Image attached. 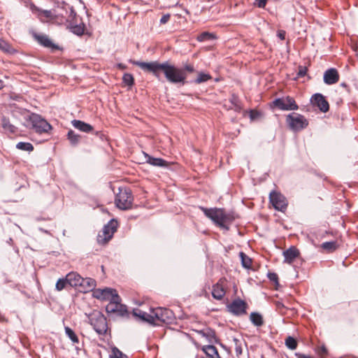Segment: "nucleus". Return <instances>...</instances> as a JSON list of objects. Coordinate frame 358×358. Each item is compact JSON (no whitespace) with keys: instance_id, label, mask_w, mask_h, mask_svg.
I'll return each instance as SVG.
<instances>
[{"instance_id":"obj_1","label":"nucleus","mask_w":358,"mask_h":358,"mask_svg":"<svg viewBox=\"0 0 358 358\" xmlns=\"http://www.w3.org/2000/svg\"><path fill=\"white\" fill-rule=\"evenodd\" d=\"M130 62L138 66L145 72L152 73L158 78L160 77V72H163L167 81L171 83H181L182 85L185 83L187 73L182 69L171 64L169 62L159 63L157 61L145 62L130 60Z\"/></svg>"},{"instance_id":"obj_2","label":"nucleus","mask_w":358,"mask_h":358,"mask_svg":"<svg viewBox=\"0 0 358 358\" xmlns=\"http://www.w3.org/2000/svg\"><path fill=\"white\" fill-rule=\"evenodd\" d=\"M54 8L51 10H43L37 7L34 3H31L29 8L42 22H55L58 20H62L64 18V12L67 13L66 6L68 5L65 2H55Z\"/></svg>"},{"instance_id":"obj_3","label":"nucleus","mask_w":358,"mask_h":358,"mask_svg":"<svg viewBox=\"0 0 358 358\" xmlns=\"http://www.w3.org/2000/svg\"><path fill=\"white\" fill-rule=\"evenodd\" d=\"M204 215L210 219L217 226L228 231L229 224H231L236 217L234 213H227L222 208H206L200 207Z\"/></svg>"},{"instance_id":"obj_4","label":"nucleus","mask_w":358,"mask_h":358,"mask_svg":"<svg viewBox=\"0 0 358 358\" xmlns=\"http://www.w3.org/2000/svg\"><path fill=\"white\" fill-rule=\"evenodd\" d=\"M26 121L27 127L39 134H48L52 129L51 124L46 120L36 113H31L26 117Z\"/></svg>"},{"instance_id":"obj_5","label":"nucleus","mask_w":358,"mask_h":358,"mask_svg":"<svg viewBox=\"0 0 358 358\" xmlns=\"http://www.w3.org/2000/svg\"><path fill=\"white\" fill-rule=\"evenodd\" d=\"M115 205L121 210H129L131 208L133 196L129 188H119V192L115 196Z\"/></svg>"},{"instance_id":"obj_6","label":"nucleus","mask_w":358,"mask_h":358,"mask_svg":"<svg viewBox=\"0 0 358 358\" xmlns=\"http://www.w3.org/2000/svg\"><path fill=\"white\" fill-rule=\"evenodd\" d=\"M90 324L100 335L104 334L107 331V321L104 315L99 311H94L88 316Z\"/></svg>"},{"instance_id":"obj_7","label":"nucleus","mask_w":358,"mask_h":358,"mask_svg":"<svg viewBox=\"0 0 358 358\" xmlns=\"http://www.w3.org/2000/svg\"><path fill=\"white\" fill-rule=\"evenodd\" d=\"M117 222L114 219L110 220L104 225L102 231L99 232L97 236V241L100 244L107 243L113 236L117 229Z\"/></svg>"},{"instance_id":"obj_8","label":"nucleus","mask_w":358,"mask_h":358,"mask_svg":"<svg viewBox=\"0 0 358 358\" xmlns=\"http://www.w3.org/2000/svg\"><path fill=\"white\" fill-rule=\"evenodd\" d=\"M286 121L290 129L294 131H300L306 128L308 122L302 115L298 113H291L287 116Z\"/></svg>"},{"instance_id":"obj_9","label":"nucleus","mask_w":358,"mask_h":358,"mask_svg":"<svg viewBox=\"0 0 358 358\" xmlns=\"http://www.w3.org/2000/svg\"><path fill=\"white\" fill-rule=\"evenodd\" d=\"M273 103L275 107L282 110H294L299 108L294 99L290 96L275 99Z\"/></svg>"},{"instance_id":"obj_10","label":"nucleus","mask_w":358,"mask_h":358,"mask_svg":"<svg viewBox=\"0 0 358 358\" xmlns=\"http://www.w3.org/2000/svg\"><path fill=\"white\" fill-rule=\"evenodd\" d=\"M153 317L166 324H171L175 319L173 312L168 308H157L153 311Z\"/></svg>"},{"instance_id":"obj_11","label":"nucleus","mask_w":358,"mask_h":358,"mask_svg":"<svg viewBox=\"0 0 358 358\" xmlns=\"http://www.w3.org/2000/svg\"><path fill=\"white\" fill-rule=\"evenodd\" d=\"M270 202L275 209L284 212L287 206L286 198L280 193L272 192L269 195Z\"/></svg>"},{"instance_id":"obj_12","label":"nucleus","mask_w":358,"mask_h":358,"mask_svg":"<svg viewBox=\"0 0 358 358\" xmlns=\"http://www.w3.org/2000/svg\"><path fill=\"white\" fill-rule=\"evenodd\" d=\"M106 310L108 313H117L121 316H124L127 313L126 306L120 303V297L117 300L113 299L110 301L106 307Z\"/></svg>"},{"instance_id":"obj_13","label":"nucleus","mask_w":358,"mask_h":358,"mask_svg":"<svg viewBox=\"0 0 358 358\" xmlns=\"http://www.w3.org/2000/svg\"><path fill=\"white\" fill-rule=\"evenodd\" d=\"M247 306L246 302L243 300L236 299L227 306V308L232 314L239 316L246 313Z\"/></svg>"},{"instance_id":"obj_14","label":"nucleus","mask_w":358,"mask_h":358,"mask_svg":"<svg viewBox=\"0 0 358 358\" xmlns=\"http://www.w3.org/2000/svg\"><path fill=\"white\" fill-rule=\"evenodd\" d=\"M313 106L317 107L322 112L326 113L329 109V104L325 96L320 93L313 94L310 99Z\"/></svg>"},{"instance_id":"obj_15","label":"nucleus","mask_w":358,"mask_h":358,"mask_svg":"<svg viewBox=\"0 0 358 358\" xmlns=\"http://www.w3.org/2000/svg\"><path fill=\"white\" fill-rule=\"evenodd\" d=\"M339 73L336 69L330 68L326 70L323 75L324 83L327 85H331L336 84L339 80Z\"/></svg>"},{"instance_id":"obj_16","label":"nucleus","mask_w":358,"mask_h":358,"mask_svg":"<svg viewBox=\"0 0 358 358\" xmlns=\"http://www.w3.org/2000/svg\"><path fill=\"white\" fill-rule=\"evenodd\" d=\"M224 281L221 279L217 283L213 285L212 290V296L214 299L221 300L226 293V290L223 285Z\"/></svg>"},{"instance_id":"obj_17","label":"nucleus","mask_w":358,"mask_h":358,"mask_svg":"<svg viewBox=\"0 0 358 358\" xmlns=\"http://www.w3.org/2000/svg\"><path fill=\"white\" fill-rule=\"evenodd\" d=\"M34 37L40 45L45 48H50L52 49L57 48V46L51 41L47 35L35 33L34 34Z\"/></svg>"},{"instance_id":"obj_18","label":"nucleus","mask_w":358,"mask_h":358,"mask_svg":"<svg viewBox=\"0 0 358 358\" xmlns=\"http://www.w3.org/2000/svg\"><path fill=\"white\" fill-rule=\"evenodd\" d=\"M96 287V281L90 278H82V283L80 285V291L84 293L92 291Z\"/></svg>"},{"instance_id":"obj_19","label":"nucleus","mask_w":358,"mask_h":358,"mask_svg":"<svg viewBox=\"0 0 358 358\" xmlns=\"http://www.w3.org/2000/svg\"><path fill=\"white\" fill-rule=\"evenodd\" d=\"M71 124L74 128L85 133H90L94 130V128L91 124L79 120H72Z\"/></svg>"},{"instance_id":"obj_20","label":"nucleus","mask_w":358,"mask_h":358,"mask_svg":"<svg viewBox=\"0 0 358 358\" xmlns=\"http://www.w3.org/2000/svg\"><path fill=\"white\" fill-rule=\"evenodd\" d=\"M66 277L71 287H79L80 285L82 283V277L77 273L71 272L68 273Z\"/></svg>"},{"instance_id":"obj_21","label":"nucleus","mask_w":358,"mask_h":358,"mask_svg":"<svg viewBox=\"0 0 358 358\" xmlns=\"http://www.w3.org/2000/svg\"><path fill=\"white\" fill-rule=\"evenodd\" d=\"M283 255L285 262L291 264L299 255V251L295 247H291L283 252Z\"/></svg>"},{"instance_id":"obj_22","label":"nucleus","mask_w":358,"mask_h":358,"mask_svg":"<svg viewBox=\"0 0 358 358\" xmlns=\"http://www.w3.org/2000/svg\"><path fill=\"white\" fill-rule=\"evenodd\" d=\"M145 158L146 162L154 166L165 167L168 165L167 162L162 158H155L148 154H145Z\"/></svg>"},{"instance_id":"obj_23","label":"nucleus","mask_w":358,"mask_h":358,"mask_svg":"<svg viewBox=\"0 0 358 358\" xmlns=\"http://www.w3.org/2000/svg\"><path fill=\"white\" fill-rule=\"evenodd\" d=\"M202 350L210 358H221L217 348L214 345H205L203 347Z\"/></svg>"},{"instance_id":"obj_24","label":"nucleus","mask_w":358,"mask_h":358,"mask_svg":"<svg viewBox=\"0 0 358 358\" xmlns=\"http://www.w3.org/2000/svg\"><path fill=\"white\" fill-rule=\"evenodd\" d=\"M337 241H327L321 244V248L327 252H333L338 248Z\"/></svg>"},{"instance_id":"obj_25","label":"nucleus","mask_w":358,"mask_h":358,"mask_svg":"<svg viewBox=\"0 0 358 358\" xmlns=\"http://www.w3.org/2000/svg\"><path fill=\"white\" fill-rule=\"evenodd\" d=\"M70 30L78 36H82L84 34L85 25L84 23L79 24H74L73 22H70L69 24Z\"/></svg>"},{"instance_id":"obj_26","label":"nucleus","mask_w":358,"mask_h":358,"mask_svg":"<svg viewBox=\"0 0 358 358\" xmlns=\"http://www.w3.org/2000/svg\"><path fill=\"white\" fill-rule=\"evenodd\" d=\"M67 139L73 146H76L80 141L81 136L70 129L67 134Z\"/></svg>"},{"instance_id":"obj_27","label":"nucleus","mask_w":358,"mask_h":358,"mask_svg":"<svg viewBox=\"0 0 358 358\" xmlns=\"http://www.w3.org/2000/svg\"><path fill=\"white\" fill-rule=\"evenodd\" d=\"M250 320L251 322L256 327H261L264 324L263 317L259 313H251L250 315Z\"/></svg>"},{"instance_id":"obj_28","label":"nucleus","mask_w":358,"mask_h":358,"mask_svg":"<svg viewBox=\"0 0 358 358\" xmlns=\"http://www.w3.org/2000/svg\"><path fill=\"white\" fill-rule=\"evenodd\" d=\"M104 291L106 292L103 294V296H104L103 300H108L110 301L113 299H115L116 300L119 299V296L115 289L106 287L104 289Z\"/></svg>"},{"instance_id":"obj_29","label":"nucleus","mask_w":358,"mask_h":358,"mask_svg":"<svg viewBox=\"0 0 358 358\" xmlns=\"http://www.w3.org/2000/svg\"><path fill=\"white\" fill-rule=\"evenodd\" d=\"M2 127L6 132L10 134H15L17 131V128L6 117L2 118Z\"/></svg>"},{"instance_id":"obj_30","label":"nucleus","mask_w":358,"mask_h":358,"mask_svg":"<svg viewBox=\"0 0 358 358\" xmlns=\"http://www.w3.org/2000/svg\"><path fill=\"white\" fill-rule=\"evenodd\" d=\"M65 334L68 338L71 341L73 345L79 343V339L76 333L69 327H64Z\"/></svg>"},{"instance_id":"obj_31","label":"nucleus","mask_w":358,"mask_h":358,"mask_svg":"<svg viewBox=\"0 0 358 358\" xmlns=\"http://www.w3.org/2000/svg\"><path fill=\"white\" fill-rule=\"evenodd\" d=\"M215 38V36L213 34L208 31H203L196 37L197 41L199 42L212 41Z\"/></svg>"},{"instance_id":"obj_32","label":"nucleus","mask_w":358,"mask_h":358,"mask_svg":"<svg viewBox=\"0 0 358 358\" xmlns=\"http://www.w3.org/2000/svg\"><path fill=\"white\" fill-rule=\"evenodd\" d=\"M273 303L275 307V310L278 312L279 314L281 315H285L287 314L289 308L282 301H276Z\"/></svg>"},{"instance_id":"obj_33","label":"nucleus","mask_w":358,"mask_h":358,"mask_svg":"<svg viewBox=\"0 0 358 358\" xmlns=\"http://www.w3.org/2000/svg\"><path fill=\"white\" fill-rule=\"evenodd\" d=\"M199 334H201L202 336L206 337L209 342H213L216 339L215 331L210 329L201 330L199 331Z\"/></svg>"},{"instance_id":"obj_34","label":"nucleus","mask_w":358,"mask_h":358,"mask_svg":"<svg viewBox=\"0 0 358 358\" xmlns=\"http://www.w3.org/2000/svg\"><path fill=\"white\" fill-rule=\"evenodd\" d=\"M134 314L135 316H137L142 319L143 321L150 322L151 320L153 319V316L148 314L145 312H143L141 310H135L134 311Z\"/></svg>"},{"instance_id":"obj_35","label":"nucleus","mask_w":358,"mask_h":358,"mask_svg":"<svg viewBox=\"0 0 358 358\" xmlns=\"http://www.w3.org/2000/svg\"><path fill=\"white\" fill-rule=\"evenodd\" d=\"M16 148L24 151L31 152L34 150V146L31 143L28 142H19L16 145Z\"/></svg>"},{"instance_id":"obj_36","label":"nucleus","mask_w":358,"mask_h":358,"mask_svg":"<svg viewBox=\"0 0 358 358\" xmlns=\"http://www.w3.org/2000/svg\"><path fill=\"white\" fill-rule=\"evenodd\" d=\"M211 78L212 77L210 74L200 72L198 74L197 78L194 80V83L196 84H200L202 83H205L210 80Z\"/></svg>"},{"instance_id":"obj_37","label":"nucleus","mask_w":358,"mask_h":358,"mask_svg":"<svg viewBox=\"0 0 358 358\" xmlns=\"http://www.w3.org/2000/svg\"><path fill=\"white\" fill-rule=\"evenodd\" d=\"M241 263L244 268H249L252 265L251 259L248 257L244 252H240Z\"/></svg>"},{"instance_id":"obj_38","label":"nucleus","mask_w":358,"mask_h":358,"mask_svg":"<svg viewBox=\"0 0 358 358\" xmlns=\"http://www.w3.org/2000/svg\"><path fill=\"white\" fill-rule=\"evenodd\" d=\"M0 49L7 53H12L13 52V47L6 41L0 38Z\"/></svg>"},{"instance_id":"obj_39","label":"nucleus","mask_w":358,"mask_h":358,"mask_svg":"<svg viewBox=\"0 0 358 358\" xmlns=\"http://www.w3.org/2000/svg\"><path fill=\"white\" fill-rule=\"evenodd\" d=\"M285 345L290 350H295L297 347V342L294 338L288 336L285 339Z\"/></svg>"},{"instance_id":"obj_40","label":"nucleus","mask_w":358,"mask_h":358,"mask_svg":"<svg viewBox=\"0 0 358 358\" xmlns=\"http://www.w3.org/2000/svg\"><path fill=\"white\" fill-rule=\"evenodd\" d=\"M123 83L128 86H132L134 83V77L130 73H124L122 77Z\"/></svg>"},{"instance_id":"obj_41","label":"nucleus","mask_w":358,"mask_h":358,"mask_svg":"<svg viewBox=\"0 0 358 358\" xmlns=\"http://www.w3.org/2000/svg\"><path fill=\"white\" fill-rule=\"evenodd\" d=\"M66 285H69L66 277L65 278H60L56 283L55 289L57 291H62L66 287Z\"/></svg>"},{"instance_id":"obj_42","label":"nucleus","mask_w":358,"mask_h":358,"mask_svg":"<svg viewBox=\"0 0 358 358\" xmlns=\"http://www.w3.org/2000/svg\"><path fill=\"white\" fill-rule=\"evenodd\" d=\"M110 358H128V357L123 354L117 348H113L112 350V353L110 355Z\"/></svg>"},{"instance_id":"obj_43","label":"nucleus","mask_w":358,"mask_h":358,"mask_svg":"<svg viewBox=\"0 0 358 358\" xmlns=\"http://www.w3.org/2000/svg\"><path fill=\"white\" fill-rule=\"evenodd\" d=\"M234 342L235 344V352L237 356H239L242 354V347L240 341L238 338H234Z\"/></svg>"},{"instance_id":"obj_44","label":"nucleus","mask_w":358,"mask_h":358,"mask_svg":"<svg viewBox=\"0 0 358 358\" xmlns=\"http://www.w3.org/2000/svg\"><path fill=\"white\" fill-rule=\"evenodd\" d=\"M267 276L269 280L273 282L275 286L279 285L278 276L275 273H268L267 274Z\"/></svg>"},{"instance_id":"obj_45","label":"nucleus","mask_w":358,"mask_h":358,"mask_svg":"<svg viewBox=\"0 0 358 358\" xmlns=\"http://www.w3.org/2000/svg\"><path fill=\"white\" fill-rule=\"evenodd\" d=\"M308 69L306 66H299V71L297 72V78L304 77L307 73Z\"/></svg>"},{"instance_id":"obj_46","label":"nucleus","mask_w":358,"mask_h":358,"mask_svg":"<svg viewBox=\"0 0 358 358\" xmlns=\"http://www.w3.org/2000/svg\"><path fill=\"white\" fill-rule=\"evenodd\" d=\"M106 292L104 291V289H98L94 291V296L98 299H101V300H103V299L104 298V296H103V294Z\"/></svg>"},{"instance_id":"obj_47","label":"nucleus","mask_w":358,"mask_h":358,"mask_svg":"<svg viewBox=\"0 0 358 358\" xmlns=\"http://www.w3.org/2000/svg\"><path fill=\"white\" fill-rule=\"evenodd\" d=\"M182 70H184V71L186 73V72H188V73H192L194 71V67L192 64H185L183 66V68H182Z\"/></svg>"},{"instance_id":"obj_48","label":"nucleus","mask_w":358,"mask_h":358,"mask_svg":"<svg viewBox=\"0 0 358 358\" xmlns=\"http://www.w3.org/2000/svg\"><path fill=\"white\" fill-rule=\"evenodd\" d=\"M267 0H256L255 5L259 8H263L266 4Z\"/></svg>"},{"instance_id":"obj_49","label":"nucleus","mask_w":358,"mask_h":358,"mask_svg":"<svg viewBox=\"0 0 358 358\" xmlns=\"http://www.w3.org/2000/svg\"><path fill=\"white\" fill-rule=\"evenodd\" d=\"M170 17H171V15L169 13L164 15L160 19V24H166V22H169V20H170Z\"/></svg>"},{"instance_id":"obj_50","label":"nucleus","mask_w":358,"mask_h":358,"mask_svg":"<svg viewBox=\"0 0 358 358\" xmlns=\"http://www.w3.org/2000/svg\"><path fill=\"white\" fill-rule=\"evenodd\" d=\"M285 34H286V32L283 30H280L278 31V34H277V36L281 39V40H285Z\"/></svg>"},{"instance_id":"obj_51","label":"nucleus","mask_w":358,"mask_h":358,"mask_svg":"<svg viewBox=\"0 0 358 358\" xmlns=\"http://www.w3.org/2000/svg\"><path fill=\"white\" fill-rule=\"evenodd\" d=\"M341 87H343L344 89L346 90V91L350 93V87L349 85L345 83H341V85H340Z\"/></svg>"},{"instance_id":"obj_52","label":"nucleus","mask_w":358,"mask_h":358,"mask_svg":"<svg viewBox=\"0 0 358 358\" xmlns=\"http://www.w3.org/2000/svg\"><path fill=\"white\" fill-rule=\"evenodd\" d=\"M117 66L118 69H122V70H124V69H125L127 68V66L123 64H122V63L117 64Z\"/></svg>"},{"instance_id":"obj_53","label":"nucleus","mask_w":358,"mask_h":358,"mask_svg":"<svg viewBox=\"0 0 358 358\" xmlns=\"http://www.w3.org/2000/svg\"><path fill=\"white\" fill-rule=\"evenodd\" d=\"M71 15H73V16L76 15V13L74 12V10L73 9H71Z\"/></svg>"},{"instance_id":"obj_54","label":"nucleus","mask_w":358,"mask_h":358,"mask_svg":"<svg viewBox=\"0 0 358 358\" xmlns=\"http://www.w3.org/2000/svg\"><path fill=\"white\" fill-rule=\"evenodd\" d=\"M3 86V82L0 80V89H1Z\"/></svg>"},{"instance_id":"obj_55","label":"nucleus","mask_w":358,"mask_h":358,"mask_svg":"<svg viewBox=\"0 0 358 358\" xmlns=\"http://www.w3.org/2000/svg\"><path fill=\"white\" fill-rule=\"evenodd\" d=\"M202 358H204V357H202Z\"/></svg>"}]
</instances>
